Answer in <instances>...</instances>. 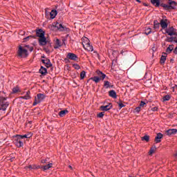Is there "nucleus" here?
<instances>
[{
  "label": "nucleus",
  "mask_w": 177,
  "mask_h": 177,
  "mask_svg": "<svg viewBox=\"0 0 177 177\" xmlns=\"http://www.w3.org/2000/svg\"><path fill=\"white\" fill-rule=\"evenodd\" d=\"M135 110L136 113H139L140 111V106H137Z\"/></svg>",
  "instance_id": "obj_47"
},
{
  "label": "nucleus",
  "mask_w": 177,
  "mask_h": 177,
  "mask_svg": "<svg viewBox=\"0 0 177 177\" xmlns=\"http://www.w3.org/2000/svg\"><path fill=\"white\" fill-rule=\"evenodd\" d=\"M176 160H177V151H176V153L174 154Z\"/></svg>",
  "instance_id": "obj_51"
},
{
  "label": "nucleus",
  "mask_w": 177,
  "mask_h": 177,
  "mask_svg": "<svg viewBox=\"0 0 177 177\" xmlns=\"http://www.w3.org/2000/svg\"><path fill=\"white\" fill-rule=\"evenodd\" d=\"M39 101H38L36 98H35V102H33V106H37V104H39Z\"/></svg>",
  "instance_id": "obj_45"
},
{
  "label": "nucleus",
  "mask_w": 177,
  "mask_h": 177,
  "mask_svg": "<svg viewBox=\"0 0 177 177\" xmlns=\"http://www.w3.org/2000/svg\"><path fill=\"white\" fill-rule=\"evenodd\" d=\"M142 140H145V142H149V140H150V136H144L143 137H142Z\"/></svg>",
  "instance_id": "obj_37"
},
{
  "label": "nucleus",
  "mask_w": 177,
  "mask_h": 177,
  "mask_svg": "<svg viewBox=\"0 0 177 177\" xmlns=\"http://www.w3.org/2000/svg\"><path fill=\"white\" fill-rule=\"evenodd\" d=\"M41 63H43L44 64H45L46 67L47 68H49L50 67H52V63L50 62V59L46 58L45 59H41Z\"/></svg>",
  "instance_id": "obj_9"
},
{
  "label": "nucleus",
  "mask_w": 177,
  "mask_h": 177,
  "mask_svg": "<svg viewBox=\"0 0 177 177\" xmlns=\"http://www.w3.org/2000/svg\"><path fill=\"white\" fill-rule=\"evenodd\" d=\"M109 96L113 99H117V93L114 90H111L109 91Z\"/></svg>",
  "instance_id": "obj_19"
},
{
  "label": "nucleus",
  "mask_w": 177,
  "mask_h": 177,
  "mask_svg": "<svg viewBox=\"0 0 177 177\" xmlns=\"http://www.w3.org/2000/svg\"><path fill=\"white\" fill-rule=\"evenodd\" d=\"M41 59H46L45 56H41Z\"/></svg>",
  "instance_id": "obj_55"
},
{
  "label": "nucleus",
  "mask_w": 177,
  "mask_h": 177,
  "mask_svg": "<svg viewBox=\"0 0 177 177\" xmlns=\"http://www.w3.org/2000/svg\"><path fill=\"white\" fill-rule=\"evenodd\" d=\"M104 86L106 88V89H109V88H113L114 86L111 85L110 84V82L109 81H104Z\"/></svg>",
  "instance_id": "obj_22"
},
{
  "label": "nucleus",
  "mask_w": 177,
  "mask_h": 177,
  "mask_svg": "<svg viewBox=\"0 0 177 177\" xmlns=\"http://www.w3.org/2000/svg\"><path fill=\"white\" fill-rule=\"evenodd\" d=\"M60 46H62V42H60L59 39H57L55 41V46H54V49H58V48H60Z\"/></svg>",
  "instance_id": "obj_24"
},
{
  "label": "nucleus",
  "mask_w": 177,
  "mask_h": 177,
  "mask_svg": "<svg viewBox=\"0 0 177 177\" xmlns=\"http://www.w3.org/2000/svg\"><path fill=\"white\" fill-rule=\"evenodd\" d=\"M112 108L113 105L111 104V103H109L108 105L106 106H100L102 111H109V110H111Z\"/></svg>",
  "instance_id": "obj_10"
},
{
  "label": "nucleus",
  "mask_w": 177,
  "mask_h": 177,
  "mask_svg": "<svg viewBox=\"0 0 177 177\" xmlns=\"http://www.w3.org/2000/svg\"><path fill=\"white\" fill-rule=\"evenodd\" d=\"M86 75V72H85V71H82L80 73V79L84 80V78H85Z\"/></svg>",
  "instance_id": "obj_34"
},
{
  "label": "nucleus",
  "mask_w": 177,
  "mask_h": 177,
  "mask_svg": "<svg viewBox=\"0 0 177 177\" xmlns=\"http://www.w3.org/2000/svg\"><path fill=\"white\" fill-rule=\"evenodd\" d=\"M142 4H143L144 6H149V5L146 3H142Z\"/></svg>",
  "instance_id": "obj_52"
},
{
  "label": "nucleus",
  "mask_w": 177,
  "mask_h": 177,
  "mask_svg": "<svg viewBox=\"0 0 177 177\" xmlns=\"http://www.w3.org/2000/svg\"><path fill=\"white\" fill-rule=\"evenodd\" d=\"M173 42H175L176 44H177V38L176 37H173Z\"/></svg>",
  "instance_id": "obj_50"
},
{
  "label": "nucleus",
  "mask_w": 177,
  "mask_h": 177,
  "mask_svg": "<svg viewBox=\"0 0 177 177\" xmlns=\"http://www.w3.org/2000/svg\"><path fill=\"white\" fill-rule=\"evenodd\" d=\"M8 97L6 93L3 91H0V110L6 111V109L9 106V102H6Z\"/></svg>",
  "instance_id": "obj_2"
},
{
  "label": "nucleus",
  "mask_w": 177,
  "mask_h": 177,
  "mask_svg": "<svg viewBox=\"0 0 177 177\" xmlns=\"http://www.w3.org/2000/svg\"><path fill=\"white\" fill-rule=\"evenodd\" d=\"M69 168H71V166H69Z\"/></svg>",
  "instance_id": "obj_56"
},
{
  "label": "nucleus",
  "mask_w": 177,
  "mask_h": 177,
  "mask_svg": "<svg viewBox=\"0 0 177 177\" xmlns=\"http://www.w3.org/2000/svg\"><path fill=\"white\" fill-rule=\"evenodd\" d=\"M73 67L75 68V70H80V68H81V67L78 64H74Z\"/></svg>",
  "instance_id": "obj_44"
},
{
  "label": "nucleus",
  "mask_w": 177,
  "mask_h": 177,
  "mask_svg": "<svg viewBox=\"0 0 177 177\" xmlns=\"http://www.w3.org/2000/svg\"><path fill=\"white\" fill-rule=\"evenodd\" d=\"M160 24L158 23V21L155 20L153 21V28H154V30H158V28H160Z\"/></svg>",
  "instance_id": "obj_28"
},
{
  "label": "nucleus",
  "mask_w": 177,
  "mask_h": 177,
  "mask_svg": "<svg viewBox=\"0 0 177 177\" xmlns=\"http://www.w3.org/2000/svg\"><path fill=\"white\" fill-rule=\"evenodd\" d=\"M173 53H174V55H177V47H176V48L173 50Z\"/></svg>",
  "instance_id": "obj_49"
},
{
  "label": "nucleus",
  "mask_w": 177,
  "mask_h": 177,
  "mask_svg": "<svg viewBox=\"0 0 177 177\" xmlns=\"http://www.w3.org/2000/svg\"><path fill=\"white\" fill-rule=\"evenodd\" d=\"M36 35L39 38H41L45 35V32L42 29L36 30Z\"/></svg>",
  "instance_id": "obj_15"
},
{
  "label": "nucleus",
  "mask_w": 177,
  "mask_h": 177,
  "mask_svg": "<svg viewBox=\"0 0 177 177\" xmlns=\"http://www.w3.org/2000/svg\"><path fill=\"white\" fill-rule=\"evenodd\" d=\"M118 104L119 105L120 109H122V107H125V105L122 102H118Z\"/></svg>",
  "instance_id": "obj_43"
},
{
  "label": "nucleus",
  "mask_w": 177,
  "mask_h": 177,
  "mask_svg": "<svg viewBox=\"0 0 177 177\" xmlns=\"http://www.w3.org/2000/svg\"><path fill=\"white\" fill-rule=\"evenodd\" d=\"M32 50H34V48H30V52H32Z\"/></svg>",
  "instance_id": "obj_54"
},
{
  "label": "nucleus",
  "mask_w": 177,
  "mask_h": 177,
  "mask_svg": "<svg viewBox=\"0 0 177 177\" xmlns=\"http://www.w3.org/2000/svg\"><path fill=\"white\" fill-rule=\"evenodd\" d=\"M151 3L156 8H163L164 10L176 9L177 3L172 0H151Z\"/></svg>",
  "instance_id": "obj_1"
},
{
  "label": "nucleus",
  "mask_w": 177,
  "mask_h": 177,
  "mask_svg": "<svg viewBox=\"0 0 177 177\" xmlns=\"http://www.w3.org/2000/svg\"><path fill=\"white\" fill-rule=\"evenodd\" d=\"M48 161H49V158L42 159L41 160V164H48Z\"/></svg>",
  "instance_id": "obj_40"
},
{
  "label": "nucleus",
  "mask_w": 177,
  "mask_h": 177,
  "mask_svg": "<svg viewBox=\"0 0 177 177\" xmlns=\"http://www.w3.org/2000/svg\"><path fill=\"white\" fill-rule=\"evenodd\" d=\"M15 138L16 143H19V142L21 141V139H23L22 135H16L14 136Z\"/></svg>",
  "instance_id": "obj_29"
},
{
  "label": "nucleus",
  "mask_w": 177,
  "mask_h": 177,
  "mask_svg": "<svg viewBox=\"0 0 177 177\" xmlns=\"http://www.w3.org/2000/svg\"><path fill=\"white\" fill-rule=\"evenodd\" d=\"M46 96L45 94L44 93H38L37 95V97H35V99L41 103V102H42V100H44L45 99Z\"/></svg>",
  "instance_id": "obj_13"
},
{
  "label": "nucleus",
  "mask_w": 177,
  "mask_h": 177,
  "mask_svg": "<svg viewBox=\"0 0 177 177\" xmlns=\"http://www.w3.org/2000/svg\"><path fill=\"white\" fill-rule=\"evenodd\" d=\"M145 104H146V102L141 101L140 103V107H145Z\"/></svg>",
  "instance_id": "obj_46"
},
{
  "label": "nucleus",
  "mask_w": 177,
  "mask_h": 177,
  "mask_svg": "<svg viewBox=\"0 0 177 177\" xmlns=\"http://www.w3.org/2000/svg\"><path fill=\"white\" fill-rule=\"evenodd\" d=\"M166 42H174V37H167Z\"/></svg>",
  "instance_id": "obj_38"
},
{
  "label": "nucleus",
  "mask_w": 177,
  "mask_h": 177,
  "mask_svg": "<svg viewBox=\"0 0 177 177\" xmlns=\"http://www.w3.org/2000/svg\"><path fill=\"white\" fill-rule=\"evenodd\" d=\"M162 28L165 29L168 27V19H161L160 22Z\"/></svg>",
  "instance_id": "obj_11"
},
{
  "label": "nucleus",
  "mask_w": 177,
  "mask_h": 177,
  "mask_svg": "<svg viewBox=\"0 0 177 177\" xmlns=\"http://www.w3.org/2000/svg\"><path fill=\"white\" fill-rule=\"evenodd\" d=\"M30 38H35V36L30 35V36H28V37H25L24 39V42L28 41V39H30Z\"/></svg>",
  "instance_id": "obj_39"
},
{
  "label": "nucleus",
  "mask_w": 177,
  "mask_h": 177,
  "mask_svg": "<svg viewBox=\"0 0 177 177\" xmlns=\"http://www.w3.org/2000/svg\"><path fill=\"white\" fill-rule=\"evenodd\" d=\"M166 34H168V35H169L170 37L176 35L177 30L173 26L169 27V28L166 29Z\"/></svg>",
  "instance_id": "obj_6"
},
{
  "label": "nucleus",
  "mask_w": 177,
  "mask_h": 177,
  "mask_svg": "<svg viewBox=\"0 0 177 177\" xmlns=\"http://www.w3.org/2000/svg\"><path fill=\"white\" fill-rule=\"evenodd\" d=\"M39 73L41 74V75H45L46 74H48V69L44 66H41Z\"/></svg>",
  "instance_id": "obj_20"
},
{
  "label": "nucleus",
  "mask_w": 177,
  "mask_h": 177,
  "mask_svg": "<svg viewBox=\"0 0 177 177\" xmlns=\"http://www.w3.org/2000/svg\"><path fill=\"white\" fill-rule=\"evenodd\" d=\"M82 46H85V45H88V44H90V41H89V39H88L87 37H83L82 39Z\"/></svg>",
  "instance_id": "obj_23"
},
{
  "label": "nucleus",
  "mask_w": 177,
  "mask_h": 177,
  "mask_svg": "<svg viewBox=\"0 0 177 177\" xmlns=\"http://www.w3.org/2000/svg\"><path fill=\"white\" fill-rule=\"evenodd\" d=\"M97 117L99 118H103V117H104V112H101V113H98Z\"/></svg>",
  "instance_id": "obj_41"
},
{
  "label": "nucleus",
  "mask_w": 177,
  "mask_h": 177,
  "mask_svg": "<svg viewBox=\"0 0 177 177\" xmlns=\"http://www.w3.org/2000/svg\"><path fill=\"white\" fill-rule=\"evenodd\" d=\"M32 136V133H29L28 134L22 135L23 139L26 138V139H30Z\"/></svg>",
  "instance_id": "obj_31"
},
{
  "label": "nucleus",
  "mask_w": 177,
  "mask_h": 177,
  "mask_svg": "<svg viewBox=\"0 0 177 177\" xmlns=\"http://www.w3.org/2000/svg\"><path fill=\"white\" fill-rule=\"evenodd\" d=\"M19 92V87H15L12 88V93H17Z\"/></svg>",
  "instance_id": "obj_42"
},
{
  "label": "nucleus",
  "mask_w": 177,
  "mask_h": 177,
  "mask_svg": "<svg viewBox=\"0 0 177 177\" xmlns=\"http://www.w3.org/2000/svg\"><path fill=\"white\" fill-rule=\"evenodd\" d=\"M97 75H98V78H101L103 81L104 78H106V74L103 73V72L100 71V70H97L96 71Z\"/></svg>",
  "instance_id": "obj_17"
},
{
  "label": "nucleus",
  "mask_w": 177,
  "mask_h": 177,
  "mask_svg": "<svg viewBox=\"0 0 177 177\" xmlns=\"http://www.w3.org/2000/svg\"><path fill=\"white\" fill-rule=\"evenodd\" d=\"M51 28H57L58 31H67L68 28H67L66 26H63V24L59 23V22H54L51 26Z\"/></svg>",
  "instance_id": "obj_4"
},
{
  "label": "nucleus",
  "mask_w": 177,
  "mask_h": 177,
  "mask_svg": "<svg viewBox=\"0 0 177 177\" xmlns=\"http://www.w3.org/2000/svg\"><path fill=\"white\" fill-rule=\"evenodd\" d=\"M66 114H68V111L67 109L62 110L59 112V117H64Z\"/></svg>",
  "instance_id": "obj_26"
},
{
  "label": "nucleus",
  "mask_w": 177,
  "mask_h": 177,
  "mask_svg": "<svg viewBox=\"0 0 177 177\" xmlns=\"http://www.w3.org/2000/svg\"><path fill=\"white\" fill-rule=\"evenodd\" d=\"M46 44H48V41H46V37H45V35L39 39V45H40V46H45Z\"/></svg>",
  "instance_id": "obj_8"
},
{
  "label": "nucleus",
  "mask_w": 177,
  "mask_h": 177,
  "mask_svg": "<svg viewBox=\"0 0 177 177\" xmlns=\"http://www.w3.org/2000/svg\"><path fill=\"white\" fill-rule=\"evenodd\" d=\"M92 81H93L95 84H97V82H99V81L102 80V78L97 77V76H95L93 77H91Z\"/></svg>",
  "instance_id": "obj_30"
},
{
  "label": "nucleus",
  "mask_w": 177,
  "mask_h": 177,
  "mask_svg": "<svg viewBox=\"0 0 177 177\" xmlns=\"http://www.w3.org/2000/svg\"><path fill=\"white\" fill-rule=\"evenodd\" d=\"M17 147H23L24 146V143H23V141H19V142H16Z\"/></svg>",
  "instance_id": "obj_35"
},
{
  "label": "nucleus",
  "mask_w": 177,
  "mask_h": 177,
  "mask_svg": "<svg viewBox=\"0 0 177 177\" xmlns=\"http://www.w3.org/2000/svg\"><path fill=\"white\" fill-rule=\"evenodd\" d=\"M165 60H167V53H164L160 57V64H164L165 63Z\"/></svg>",
  "instance_id": "obj_25"
},
{
  "label": "nucleus",
  "mask_w": 177,
  "mask_h": 177,
  "mask_svg": "<svg viewBox=\"0 0 177 177\" xmlns=\"http://www.w3.org/2000/svg\"><path fill=\"white\" fill-rule=\"evenodd\" d=\"M156 150H157V147H156V146L152 147L150 150H149V156H151V154H153L154 153V151H156Z\"/></svg>",
  "instance_id": "obj_32"
},
{
  "label": "nucleus",
  "mask_w": 177,
  "mask_h": 177,
  "mask_svg": "<svg viewBox=\"0 0 177 177\" xmlns=\"http://www.w3.org/2000/svg\"><path fill=\"white\" fill-rule=\"evenodd\" d=\"M57 15V11L56 10H53L50 12V16L51 19H55L56 17V15Z\"/></svg>",
  "instance_id": "obj_27"
},
{
  "label": "nucleus",
  "mask_w": 177,
  "mask_h": 177,
  "mask_svg": "<svg viewBox=\"0 0 177 177\" xmlns=\"http://www.w3.org/2000/svg\"><path fill=\"white\" fill-rule=\"evenodd\" d=\"M17 55L19 57H27V56H28V51L27 49L23 48V46H19L17 51Z\"/></svg>",
  "instance_id": "obj_5"
},
{
  "label": "nucleus",
  "mask_w": 177,
  "mask_h": 177,
  "mask_svg": "<svg viewBox=\"0 0 177 177\" xmlns=\"http://www.w3.org/2000/svg\"><path fill=\"white\" fill-rule=\"evenodd\" d=\"M83 48L88 52H93V46L91 45V43H88V44H84V46H83Z\"/></svg>",
  "instance_id": "obj_14"
},
{
  "label": "nucleus",
  "mask_w": 177,
  "mask_h": 177,
  "mask_svg": "<svg viewBox=\"0 0 177 177\" xmlns=\"http://www.w3.org/2000/svg\"><path fill=\"white\" fill-rule=\"evenodd\" d=\"M31 92L30 91L26 92V94L24 96L21 97V99H24L25 100H29V99H31Z\"/></svg>",
  "instance_id": "obj_21"
},
{
  "label": "nucleus",
  "mask_w": 177,
  "mask_h": 177,
  "mask_svg": "<svg viewBox=\"0 0 177 177\" xmlns=\"http://www.w3.org/2000/svg\"><path fill=\"white\" fill-rule=\"evenodd\" d=\"M162 99H163V102H168V100H169L171 99V95H166L163 96Z\"/></svg>",
  "instance_id": "obj_33"
},
{
  "label": "nucleus",
  "mask_w": 177,
  "mask_h": 177,
  "mask_svg": "<svg viewBox=\"0 0 177 177\" xmlns=\"http://www.w3.org/2000/svg\"><path fill=\"white\" fill-rule=\"evenodd\" d=\"M66 57L67 59H69V60H73V62L78 61V56L73 53H68Z\"/></svg>",
  "instance_id": "obj_7"
},
{
  "label": "nucleus",
  "mask_w": 177,
  "mask_h": 177,
  "mask_svg": "<svg viewBox=\"0 0 177 177\" xmlns=\"http://www.w3.org/2000/svg\"><path fill=\"white\" fill-rule=\"evenodd\" d=\"M152 111H157L158 110V108L157 106H155L151 109Z\"/></svg>",
  "instance_id": "obj_48"
},
{
  "label": "nucleus",
  "mask_w": 177,
  "mask_h": 177,
  "mask_svg": "<svg viewBox=\"0 0 177 177\" xmlns=\"http://www.w3.org/2000/svg\"><path fill=\"white\" fill-rule=\"evenodd\" d=\"M163 136H164L161 133H157L156 137L155 138L156 143H160L161 142V139H162Z\"/></svg>",
  "instance_id": "obj_16"
},
{
  "label": "nucleus",
  "mask_w": 177,
  "mask_h": 177,
  "mask_svg": "<svg viewBox=\"0 0 177 177\" xmlns=\"http://www.w3.org/2000/svg\"><path fill=\"white\" fill-rule=\"evenodd\" d=\"M53 166V163L51 162H48L46 165H44L43 167H41V166L37 165H30L27 167V168H28L29 169H42L44 171H47V169L52 168Z\"/></svg>",
  "instance_id": "obj_3"
},
{
  "label": "nucleus",
  "mask_w": 177,
  "mask_h": 177,
  "mask_svg": "<svg viewBox=\"0 0 177 177\" xmlns=\"http://www.w3.org/2000/svg\"><path fill=\"white\" fill-rule=\"evenodd\" d=\"M136 2H138L139 3H142V1L140 0H136Z\"/></svg>",
  "instance_id": "obj_53"
},
{
  "label": "nucleus",
  "mask_w": 177,
  "mask_h": 177,
  "mask_svg": "<svg viewBox=\"0 0 177 177\" xmlns=\"http://www.w3.org/2000/svg\"><path fill=\"white\" fill-rule=\"evenodd\" d=\"M174 44L169 45V46L166 49V55H169L174 52Z\"/></svg>",
  "instance_id": "obj_18"
},
{
  "label": "nucleus",
  "mask_w": 177,
  "mask_h": 177,
  "mask_svg": "<svg viewBox=\"0 0 177 177\" xmlns=\"http://www.w3.org/2000/svg\"><path fill=\"white\" fill-rule=\"evenodd\" d=\"M167 136H171V135H176L177 129H170L166 131Z\"/></svg>",
  "instance_id": "obj_12"
},
{
  "label": "nucleus",
  "mask_w": 177,
  "mask_h": 177,
  "mask_svg": "<svg viewBox=\"0 0 177 177\" xmlns=\"http://www.w3.org/2000/svg\"><path fill=\"white\" fill-rule=\"evenodd\" d=\"M145 34L146 35H149L151 34V29L150 28H145Z\"/></svg>",
  "instance_id": "obj_36"
}]
</instances>
